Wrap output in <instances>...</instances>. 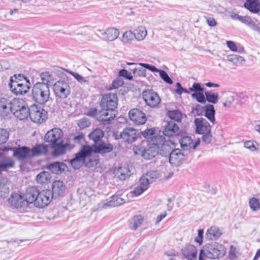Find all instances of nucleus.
Listing matches in <instances>:
<instances>
[{
	"mask_svg": "<svg viewBox=\"0 0 260 260\" xmlns=\"http://www.w3.org/2000/svg\"><path fill=\"white\" fill-rule=\"evenodd\" d=\"M113 147H81L75 153L74 158L68 160V163L75 170H79L82 166L92 168L100 162L98 154H105L112 151Z\"/></svg>",
	"mask_w": 260,
	"mask_h": 260,
	"instance_id": "f257e3e1",
	"label": "nucleus"
},
{
	"mask_svg": "<svg viewBox=\"0 0 260 260\" xmlns=\"http://www.w3.org/2000/svg\"><path fill=\"white\" fill-rule=\"evenodd\" d=\"M118 98L115 93L104 95L100 103L101 110L99 111L97 120L104 124H109L116 116L115 109L117 107Z\"/></svg>",
	"mask_w": 260,
	"mask_h": 260,
	"instance_id": "f03ea898",
	"label": "nucleus"
},
{
	"mask_svg": "<svg viewBox=\"0 0 260 260\" xmlns=\"http://www.w3.org/2000/svg\"><path fill=\"white\" fill-rule=\"evenodd\" d=\"M179 128L174 121H167L164 126L163 134L167 138L162 136L156 135L152 139V145L154 146H171L177 145V142L173 137L174 134L177 132Z\"/></svg>",
	"mask_w": 260,
	"mask_h": 260,
	"instance_id": "7ed1b4c3",
	"label": "nucleus"
},
{
	"mask_svg": "<svg viewBox=\"0 0 260 260\" xmlns=\"http://www.w3.org/2000/svg\"><path fill=\"white\" fill-rule=\"evenodd\" d=\"M4 151H12L13 157L18 161L21 166L28 164L37 154L36 150L30 147H3Z\"/></svg>",
	"mask_w": 260,
	"mask_h": 260,
	"instance_id": "20e7f679",
	"label": "nucleus"
},
{
	"mask_svg": "<svg viewBox=\"0 0 260 260\" xmlns=\"http://www.w3.org/2000/svg\"><path fill=\"white\" fill-rule=\"evenodd\" d=\"M31 96L33 100L40 105H44L50 98V91L48 84L36 83L32 87Z\"/></svg>",
	"mask_w": 260,
	"mask_h": 260,
	"instance_id": "39448f33",
	"label": "nucleus"
},
{
	"mask_svg": "<svg viewBox=\"0 0 260 260\" xmlns=\"http://www.w3.org/2000/svg\"><path fill=\"white\" fill-rule=\"evenodd\" d=\"M11 114L20 120L26 119L29 114V108L26 103L22 99L19 98L13 99Z\"/></svg>",
	"mask_w": 260,
	"mask_h": 260,
	"instance_id": "423d86ee",
	"label": "nucleus"
},
{
	"mask_svg": "<svg viewBox=\"0 0 260 260\" xmlns=\"http://www.w3.org/2000/svg\"><path fill=\"white\" fill-rule=\"evenodd\" d=\"M198 147H181L180 149H174L170 154L169 162L172 166H179L185 160L189 153H192Z\"/></svg>",
	"mask_w": 260,
	"mask_h": 260,
	"instance_id": "0eeeda50",
	"label": "nucleus"
},
{
	"mask_svg": "<svg viewBox=\"0 0 260 260\" xmlns=\"http://www.w3.org/2000/svg\"><path fill=\"white\" fill-rule=\"evenodd\" d=\"M63 132L59 128L55 127L49 131L45 135L44 140L50 146H70L68 144H63Z\"/></svg>",
	"mask_w": 260,
	"mask_h": 260,
	"instance_id": "6e6552de",
	"label": "nucleus"
},
{
	"mask_svg": "<svg viewBox=\"0 0 260 260\" xmlns=\"http://www.w3.org/2000/svg\"><path fill=\"white\" fill-rule=\"evenodd\" d=\"M204 248L207 252V257L211 259L222 257L226 252L224 246L216 242L206 244Z\"/></svg>",
	"mask_w": 260,
	"mask_h": 260,
	"instance_id": "1a4fd4ad",
	"label": "nucleus"
},
{
	"mask_svg": "<svg viewBox=\"0 0 260 260\" xmlns=\"http://www.w3.org/2000/svg\"><path fill=\"white\" fill-rule=\"evenodd\" d=\"M30 114L28 117L31 120L36 123H42L48 117V113L38 105L34 104L29 107Z\"/></svg>",
	"mask_w": 260,
	"mask_h": 260,
	"instance_id": "9d476101",
	"label": "nucleus"
},
{
	"mask_svg": "<svg viewBox=\"0 0 260 260\" xmlns=\"http://www.w3.org/2000/svg\"><path fill=\"white\" fill-rule=\"evenodd\" d=\"M55 95L60 99H66L70 94V87L68 83L64 80L56 81L53 86Z\"/></svg>",
	"mask_w": 260,
	"mask_h": 260,
	"instance_id": "9b49d317",
	"label": "nucleus"
},
{
	"mask_svg": "<svg viewBox=\"0 0 260 260\" xmlns=\"http://www.w3.org/2000/svg\"><path fill=\"white\" fill-rule=\"evenodd\" d=\"M13 99L4 97L0 98V119L8 120L11 117Z\"/></svg>",
	"mask_w": 260,
	"mask_h": 260,
	"instance_id": "f8f14e48",
	"label": "nucleus"
},
{
	"mask_svg": "<svg viewBox=\"0 0 260 260\" xmlns=\"http://www.w3.org/2000/svg\"><path fill=\"white\" fill-rule=\"evenodd\" d=\"M142 96L146 105L152 108L158 107L161 101L158 94L152 89L144 90Z\"/></svg>",
	"mask_w": 260,
	"mask_h": 260,
	"instance_id": "ddd939ff",
	"label": "nucleus"
},
{
	"mask_svg": "<svg viewBox=\"0 0 260 260\" xmlns=\"http://www.w3.org/2000/svg\"><path fill=\"white\" fill-rule=\"evenodd\" d=\"M39 193L40 191L36 186H30L27 188L25 193L23 195L26 206H28L29 204L34 203L36 207Z\"/></svg>",
	"mask_w": 260,
	"mask_h": 260,
	"instance_id": "4468645a",
	"label": "nucleus"
},
{
	"mask_svg": "<svg viewBox=\"0 0 260 260\" xmlns=\"http://www.w3.org/2000/svg\"><path fill=\"white\" fill-rule=\"evenodd\" d=\"M53 199L54 196H52L51 190L46 189L40 191L36 207L43 208L46 207Z\"/></svg>",
	"mask_w": 260,
	"mask_h": 260,
	"instance_id": "2eb2a0df",
	"label": "nucleus"
},
{
	"mask_svg": "<svg viewBox=\"0 0 260 260\" xmlns=\"http://www.w3.org/2000/svg\"><path fill=\"white\" fill-rule=\"evenodd\" d=\"M51 192L54 199L62 197L65 194L66 186L62 181L55 180L52 183Z\"/></svg>",
	"mask_w": 260,
	"mask_h": 260,
	"instance_id": "dca6fc26",
	"label": "nucleus"
},
{
	"mask_svg": "<svg viewBox=\"0 0 260 260\" xmlns=\"http://www.w3.org/2000/svg\"><path fill=\"white\" fill-rule=\"evenodd\" d=\"M128 115L131 120L137 125L144 124L147 120L145 114L138 109L131 110Z\"/></svg>",
	"mask_w": 260,
	"mask_h": 260,
	"instance_id": "f3484780",
	"label": "nucleus"
},
{
	"mask_svg": "<svg viewBox=\"0 0 260 260\" xmlns=\"http://www.w3.org/2000/svg\"><path fill=\"white\" fill-rule=\"evenodd\" d=\"M30 84L27 82L19 83V81L10 83V90L16 95H23L29 90Z\"/></svg>",
	"mask_w": 260,
	"mask_h": 260,
	"instance_id": "a211bd4d",
	"label": "nucleus"
},
{
	"mask_svg": "<svg viewBox=\"0 0 260 260\" xmlns=\"http://www.w3.org/2000/svg\"><path fill=\"white\" fill-rule=\"evenodd\" d=\"M138 134L136 130L131 127H126L121 132L119 137L124 142L131 144L135 142L137 138Z\"/></svg>",
	"mask_w": 260,
	"mask_h": 260,
	"instance_id": "6ab92c4d",
	"label": "nucleus"
},
{
	"mask_svg": "<svg viewBox=\"0 0 260 260\" xmlns=\"http://www.w3.org/2000/svg\"><path fill=\"white\" fill-rule=\"evenodd\" d=\"M9 204L16 209L21 208L26 206V203L23 195L14 192L11 194L10 198L8 199Z\"/></svg>",
	"mask_w": 260,
	"mask_h": 260,
	"instance_id": "aec40b11",
	"label": "nucleus"
},
{
	"mask_svg": "<svg viewBox=\"0 0 260 260\" xmlns=\"http://www.w3.org/2000/svg\"><path fill=\"white\" fill-rule=\"evenodd\" d=\"M138 64L145 69H146L152 72H158L161 78L167 83L171 84L173 81L170 77L169 76L167 72L164 70H159L156 68L155 66L144 63H139Z\"/></svg>",
	"mask_w": 260,
	"mask_h": 260,
	"instance_id": "412c9836",
	"label": "nucleus"
},
{
	"mask_svg": "<svg viewBox=\"0 0 260 260\" xmlns=\"http://www.w3.org/2000/svg\"><path fill=\"white\" fill-rule=\"evenodd\" d=\"M194 122L196 126V132L198 134H201L210 133V126L205 119L203 118H196Z\"/></svg>",
	"mask_w": 260,
	"mask_h": 260,
	"instance_id": "4be33fe9",
	"label": "nucleus"
},
{
	"mask_svg": "<svg viewBox=\"0 0 260 260\" xmlns=\"http://www.w3.org/2000/svg\"><path fill=\"white\" fill-rule=\"evenodd\" d=\"M45 168L49 170L52 173L59 175L62 173L68 166L66 164L63 162L54 161L46 165Z\"/></svg>",
	"mask_w": 260,
	"mask_h": 260,
	"instance_id": "5701e85b",
	"label": "nucleus"
},
{
	"mask_svg": "<svg viewBox=\"0 0 260 260\" xmlns=\"http://www.w3.org/2000/svg\"><path fill=\"white\" fill-rule=\"evenodd\" d=\"M142 151V156L145 159H151L154 157L158 152L160 147H133V149Z\"/></svg>",
	"mask_w": 260,
	"mask_h": 260,
	"instance_id": "b1692460",
	"label": "nucleus"
},
{
	"mask_svg": "<svg viewBox=\"0 0 260 260\" xmlns=\"http://www.w3.org/2000/svg\"><path fill=\"white\" fill-rule=\"evenodd\" d=\"M104 132L99 128H96L94 129L92 132L90 133L88 135V137L90 140H92L95 144L92 145L91 146H107L106 144H99L98 145H96V144H98L99 142L101 141L102 138L104 136ZM107 146H112L111 144H109Z\"/></svg>",
	"mask_w": 260,
	"mask_h": 260,
	"instance_id": "393cba45",
	"label": "nucleus"
},
{
	"mask_svg": "<svg viewBox=\"0 0 260 260\" xmlns=\"http://www.w3.org/2000/svg\"><path fill=\"white\" fill-rule=\"evenodd\" d=\"M197 249L191 244H187L182 249V253L188 260H196L197 256Z\"/></svg>",
	"mask_w": 260,
	"mask_h": 260,
	"instance_id": "a878e982",
	"label": "nucleus"
},
{
	"mask_svg": "<svg viewBox=\"0 0 260 260\" xmlns=\"http://www.w3.org/2000/svg\"><path fill=\"white\" fill-rule=\"evenodd\" d=\"M0 160V172L6 171L8 169L12 168L15 166V161L10 156H6L1 157Z\"/></svg>",
	"mask_w": 260,
	"mask_h": 260,
	"instance_id": "bb28decb",
	"label": "nucleus"
},
{
	"mask_svg": "<svg viewBox=\"0 0 260 260\" xmlns=\"http://www.w3.org/2000/svg\"><path fill=\"white\" fill-rule=\"evenodd\" d=\"M244 7L252 13H258L260 11V3L258 0H246Z\"/></svg>",
	"mask_w": 260,
	"mask_h": 260,
	"instance_id": "cd10ccee",
	"label": "nucleus"
},
{
	"mask_svg": "<svg viewBox=\"0 0 260 260\" xmlns=\"http://www.w3.org/2000/svg\"><path fill=\"white\" fill-rule=\"evenodd\" d=\"M119 31L114 28H109L102 34L103 39L108 41L115 40L119 35Z\"/></svg>",
	"mask_w": 260,
	"mask_h": 260,
	"instance_id": "c85d7f7f",
	"label": "nucleus"
},
{
	"mask_svg": "<svg viewBox=\"0 0 260 260\" xmlns=\"http://www.w3.org/2000/svg\"><path fill=\"white\" fill-rule=\"evenodd\" d=\"M220 229L216 226H211L208 229L206 234V238L208 240H217L222 235Z\"/></svg>",
	"mask_w": 260,
	"mask_h": 260,
	"instance_id": "c756f323",
	"label": "nucleus"
},
{
	"mask_svg": "<svg viewBox=\"0 0 260 260\" xmlns=\"http://www.w3.org/2000/svg\"><path fill=\"white\" fill-rule=\"evenodd\" d=\"M8 179L6 177H0V198L5 199L9 194V187L7 184Z\"/></svg>",
	"mask_w": 260,
	"mask_h": 260,
	"instance_id": "7c9ffc66",
	"label": "nucleus"
},
{
	"mask_svg": "<svg viewBox=\"0 0 260 260\" xmlns=\"http://www.w3.org/2000/svg\"><path fill=\"white\" fill-rule=\"evenodd\" d=\"M125 201L123 198H120L118 195L114 194L111 197V200L104 204V206L117 207L123 204Z\"/></svg>",
	"mask_w": 260,
	"mask_h": 260,
	"instance_id": "2f4dec72",
	"label": "nucleus"
},
{
	"mask_svg": "<svg viewBox=\"0 0 260 260\" xmlns=\"http://www.w3.org/2000/svg\"><path fill=\"white\" fill-rule=\"evenodd\" d=\"M51 178L49 172L42 171L39 173L36 177V181L41 184H44L49 182Z\"/></svg>",
	"mask_w": 260,
	"mask_h": 260,
	"instance_id": "473e14b6",
	"label": "nucleus"
},
{
	"mask_svg": "<svg viewBox=\"0 0 260 260\" xmlns=\"http://www.w3.org/2000/svg\"><path fill=\"white\" fill-rule=\"evenodd\" d=\"M147 34V30L144 26L137 27L134 31V36L135 39L139 41L143 40Z\"/></svg>",
	"mask_w": 260,
	"mask_h": 260,
	"instance_id": "72a5a7b5",
	"label": "nucleus"
},
{
	"mask_svg": "<svg viewBox=\"0 0 260 260\" xmlns=\"http://www.w3.org/2000/svg\"><path fill=\"white\" fill-rule=\"evenodd\" d=\"M205 116L212 122L215 121V110L212 105L208 104L205 106Z\"/></svg>",
	"mask_w": 260,
	"mask_h": 260,
	"instance_id": "f704fd0d",
	"label": "nucleus"
},
{
	"mask_svg": "<svg viewBox=\"0 0 260 260\" xmlns=\"http://www.w3.org/2000/svg\"><path fill=\"white\" fill-rule=\"evenodd\" d=\"M143 218L140 215H135L129 223V228L133 230H136L143 223Z\"/></svg>",
	"mask_w": 260,
	"mask_h": 260,
	"instance_id": "c9c22d12",
	"label": "nucleus"
},
{
	"mask_svg": "<svg viewBox=\"0 0 260 260\" xmlns=\"http://www.w3.org/2000/svg\"><path fill=\"white\" fill-rule=\"evenodd\" d=\"M53 150L51 152L52 156L54 157H57L64 154L67 149L71 150L74 147H51Z\"/></svg>",
	"mask_w": 260,
	"mask_h": 260,
	"instance_id": "e433bc0d",
	"label": "nucleus"
},
{
	"mask_svg": "<svg viewBox=\"0 0 260 260\" xmlns=\"http://www.w3.org/2000/svg\"><path fill=\"white\" fill-rule=\"evenodd\" d=\"M168 115L172 121L179 122L181 120L182 113L178 110L169 111Z\"/></svg>",
	"mask_w": 260,
	"mask_h": 260,
	"instance_id": "4c0bfd02",
	"label": "nucleus"
},
{
	"mask_svg": "<svg viewBox=\"0 0 260 260\" xmlns=\"http://www.w3.org/2000/svg\"><path fill=\"white\" fill-rule=\"evenodd\" d=\"M205 95L206 97V101L215 104L218 102V94L217 93H213L211 91H206Z\"/></svg>",
	"mask_w": 260,
	"mask_h": 260,
	"instance_id": "58836bf2",
	"label": "nucleus"
},
{
	"mask_svg": "<svg viewBox=\"0 0 260 260\" xmlns=\"http://www.w3.org/2000/svg\"><path fill=\"white\" fill-rule=\"evenodd\" d=\"M227 60L233 62L234 64H242L245 62V59L239 55L236 54H231L226 56Z\"/></svg>",
	"mask_w": 260,
	"mask_h": 260,
	"instance_id": "ea45409f",
	"label": "nucleus"
},
{
	"mask_svg": "<svg viewBox=\"0 0 260 260\" xmlns=\"http://www.w3.org/2000/svg\"><path fill=\"white\" fill-rule=\"evenodd\" d=\"M15 81H19V83L27 82L29 84H30L29 80L27 79L24 75L21 74L18 75L15 74L11 77L10 83L14 82Z\"/></svg>",
	"mask_w": 260,
	"mask_h": 260,
	"instance_id": "a19ab883",
	"label": "nucleus"
},
{
	"mask_svg": "<svg viewBox=\"0 0 260 260\" xmlns=\"http://www.w3.org/2000/svg\"><path fill=\"white\" fill-rule=\"evenodd\" d=\"M154 129L153 128L147 129L143 132H141V134L146 139H151L150 143L149 144L150 146H154L152 145V139L156 136H153L154 134Z\"/></svg>",
	"mask_w": 260,
	"mask_h": 260,
	"instance_id": "79ce46f5",
	"label": "nucleus"
},
{
	"mask_svg": "<svg viewBox=\"0 0 260 260\" xmlns=\"http://www.w3.org/2000/svg\"><path fill=\"white\" fill-rule=\"evenodd\" d=\"M9 132L5 128H0V145L5 143L9 139Z\"/></svg>",
	"mask_w": 260,
	"mask_h": 260,
	"instance_id": "37998d69",
	"label": "nucleus"
},
{
	"mask_svg": "<svg viewBox=\"0 0 260 260\" xmlns=\"http://www.w3.org/2000/svg\"><path fill=\"white\" fill-rule=\"evenodd\" d=\"M249 206L252 211H256L260 209V202L259 199L253 197L249 202Z\"/></svg>",
	"mask_w": 260,
	"mask_h": 260,
	"instance_id": "c03bdc74",
	"label": "nucleus"
},
{
	"mask_svg": "<svg viewBox=\"0 0 260 260\" xmlns=\"http://www.w3.org/2000/svg\"><path fill=\"white\" fill-rule=\"evenodd\" d=\"M129 70L133 72L134 77H145L146 76V70L144 69L134 68L129 69Z\"/></svg>",
	"mask_w": 260,
	"mask_h": 260,
	"instance_id": "a18cd8bd",
	"label": "nucleus"
},
{
	"mask_svg": "<svg viewBox=\"0 0 260 260\" xmlns=\"http://www.w3.org/2000/svg\"><path fill=\"white\" fill-rule=\"evenodd\" d=\"M180 146H192L193 144V140L190 137L184 136L181 139H178Z\"/></svg>",
	"mask_w": 260,
	"mask_h": 260,
	"instance_id": "49530a36",
	"label": "nucleus"
},
{
	"mask_svg": "<svg viewBox=\"0 0 260 260\" xmlns=\"http://www.w3.org/2000/svg\"><path fill=\"white\" fill-rule=\"evenodd\" d=\"M191 97L195 99L200 103L205 104L206 102V97L203 92L193 93L191 94Z\"/></svg>",
	"mask_w": 260,
	"mask_h": 260,
	"instance_id": "de8ad7c7",
	"label": "nucleus"
},
{
	"mask_svg": "<svg viewBox=\"0 0 260 260\" xmlns=\"http://www.w3.org/2000/svg\"><path fill=\"white\" fill-rule=\"evenodd\" d=\"M77 124L80 128L84 129L89 127L91 122L89 119L84 117L78 120Z\"/></svg>",
	"mask_w": 260,
	"mask_h": 260,
	"instance_id": "09e8293b",
	"label": "nucleus"
},
{
	"mask_svg": "<svg viewBox=\"0 0 260 260\" xmlns=\"http://www.w3.org/2000/svg\"><path fill=\"white\" fill-rule=\"evenodd\" d=\"M134 37V34L131 30L126 31L122 36V41L125 44L129 43L133 40Z\"/></svg>",
	"mask_w": 260,
	"mask_h": 260,
	"instance_id": "8fccbe9b",
	"label": "nucleus"
},
{
	"mask_svg": "<svg viewBox=\"0 0 260 260\" xmlns=\"http://www.w3.org/2000/svg\"><path fill=\"white\" fill-rule=\"evenodd\" d=\"M74 143L76 144H80L81 146H90L89 145H85L83 143L85 141L84 135L81 133L76 136H75L73 139Z\"/></svg>",
	"mask_w": 260,
	"mask_h": 260,
	"instance_id": "3c124183",
	"label": "nucleus"
},
{
	"mask_svg": "<svg viewBox=\"0 0 260 260\" xmlns=\"http://www.w3.org/2000/svg\"><path fill=\"white\" fill-rule=\"evenodd\" d=\"M71 75H72L79 83L82 84H88V81L85 78L80 75L78 73L73 72L72 71L68 72Z\"/></svg>",
	"mask_w": 260,
	"mask_h": 260,
	"instance_id": "603ef678",
	"label": "nucleus"
},
{
	"mask_svg": "<svg viewBox=\"0 0 260 260\" xmlns=\"http://www.w3.org/2000/svg\"><path fill=\"white\" fill-rule=\"evenodd\" d=\"M119 77H122L125 79L131 80L133 79V76L131 72H128L126 70L121 69L120 70L118 74Z\"/></svg>",
	"mask_w": 260,
	"mask_h": 260,
	"instance_id": "864d4df0",
	"label": "nucleus"
},
{
	"mask_svg": "<svg viewBox=\"0 0 260 260\" xmlns=\"http://www.w3.org/2000/svg\"><path fill=\"white\" fill-rule=\"evenodd\" d=\"M139 186L140 187H142L147 190L148 188V185L151 183V182L148 180V178L146 177L145 175H143L139 179Z\"/></svg>",
	"mask_w": 260,
	"mask_h": 260,
	"instance_id": "5fc2aeb1",
	"label": "nucleus"
},
{
	"mask_svg": "<svg viewBox=\"0 0 260 260\" xmlns=\"http://www.w3.org/2000/svg\"><path fill=\"white\" fill-rule=\"evenodd\" d=\"M151 183L154 182L158 178V174L156 171H148L145 175Z\"/></svg>",
	"mask_w": 260,
	"mask_h": 260,
	"instance_id": "6e6d98bb",
	"label": "nucleus"
},
{
	"mask_svg": "<svg viewBox=\"0 0 260 260\" xmlns=\"http://www.w3.org/2000/svg\"><path fill=\"white\" fill-rule=\"evenodd\" d=\"M204 231L203 229H200L198 230V236L195 237L194 241L198 243L199 245H201L203 244V238H204Z\"/></svg>",
	"mask_w": 260,
	"mask_h": 260,
	"instance_id": "4d7b16f0",
	"label": "nucleus"
},
{
	"mask_svg": "<svg viewBox=\"0 0 260 260\" xmlns=\"http://www.w3.org/2000/svg\"><path fill=\"white\" fill-rule=\"evenodd\" d=\"M189 90L190 91H193L194 93H198V92H203L204 89L202 87L200 83H194L192 87L189 88Z\"/></svg>",
	"mask_w": 260,
	"mask_h": 260,
	"instance_id": "13d9d810",
	"label": "nucleus"
},
{
	"mask_svg": "<svg viewBox=\"0 0 260 260\" xmlns=\"http://www.w3.org/2000/svg\"><path fill=\"white\" fill-rule=\"evenodd\" d=\"M235 98L233 95L231 94H228L226 97V100L223 103V106L226 108H230Z\"/></svg>",
	"mask_w": 260,
	"mask_h": 260,
	"instance_id": "bf43d9fd",
	"label": "nucleus"
},
{
	"mask_svg": "<svg viewBox=\"0 0 260 260\" xmlns=\"http://www.w3.org/2000/svg\"><path fill=\"white\" fill-rule=\"evenodd\" d=\"M40 77L42 82H40V83H45L48 84V82L51 78V76L49 72H46L44 73H42L40 74Z\"/></svg>",
	"mask_w": 260,
	"mask_h": 260,
	"instance_id": "052dcab7",
	"label": "nucleus"
},
{
	"mask_svg": "<svg viewBox=\"0 0 260 260\" xmlns=\"http://www.w3.org/2000/svg\"><path fill=\"white\" fill-rule=\"evenodd\" d=\"M49 147H32L33 150H36L37 151V154L36 156H39L42 154H46L48 152Z\"/></svg>",
	"mask_w": 260,
	"mask_h": 260,
	"instance_id": "680f3d73",
	"label": "nucleus"
},
{
	"mask_svg": "<svg viewBox=\"0 0 260 260\" xmlns=\"http://www.w3.org/2000/svg\"><path fill=\"white\" fill-rule=\"evenodd\" d=\"M145 190L144 188L138 185L135 187L132 191V193L134 196L138 197L143 193Z\"/></svg>",
	"mask_w": 260,
	"mask_h": 260,
	"instance_id": "e2e57ef3",
	"label": "nucleus"
},
{
	"mask_svg": "<svg viewBox=\"0 0 260 260\" xmlns=\"http://www.w3.org/2000/svg\"><path fill=\"white\" fill-rule=\"evenodd\" d=\"M123 81L119 80V79H116L114 80L111 84V86L110 87V89H117L119 87L122 86L123 84Z\"/></svg>",
	"mask_w": 260,
	"mask_h": 260,
	"instance_id": "0e129e2a",
	"label": "nucleus"
},
{
	"mask_svg": "<svg viewBox=\"0 0 260 260\" xmlns=\"http://www.w3.org/2000/svg\"><path fill=\"white\" fill-rule=\"evenodd\" d=\"M239 144L240 145H243L244 146H255L256 145H258V144L256 142L252 140L239 142Z\"/></svg>",
	"mask_w": 260,
	"mask_h": 260,
	"instance_id": "69168bd1",
	"label": "nucleus"
},
{
	"mask_svg": "<svg viewBox=\"0 0 260 260\" xmlns=\"http://www.w3.org/2000/svg\"><path fill=\"white\" fill-rule=\"evenodd\" d=\"M99 112L98 111V109L95 108H91L88 110L86 112V114L87 116L90 117H93L95 115L98 116Z\"/></svg>",
	"mask_w": 260,
	"mask_h": 260,
	"instance_id": "338daca9",
	"label": "nucleus"
},
{
	"mask_svg": "<svg viewBox=\"0 0 260 260\" xmlns=\"http://www.w3.org/2000/svg\"><path fill=\"white\" fill-rule=\"evenodd\" d=\"M250 28L252 29L253 30L260 32V27L258 26L255 22H254L252 19L250 20L249 24L248 25Z\"/></svg>",
	"mask_w": 260,
	"mask_h": 260,
	"instance_id": "774afa93",
	"label": "nucleus"
}]
</instances>
